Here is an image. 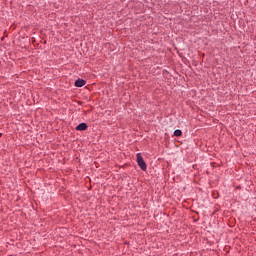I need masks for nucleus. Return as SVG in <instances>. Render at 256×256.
Listing matches in <instances>:
<instances>
[{"label": "nucleus", "mask_w": 256, "mask_h": 256, "mask_svg": "<svg viewBox=\"0 0 256 256\" xmlns=\"http://www.w3.org/2000/svg\"><path fill=\"white\" fill-rule=\"evenodd\" d=\"M136 161L142 171H147V164L145 163V160H143V156H141V153H138L136 155Z\"/></svg>", "instance_id": "obj_1"}, {"label": "nucleus", "mask_w": 256, "mask_h": 256, "mask_svg": "<svg viewBox=\"0 0 256 256\" xmlns=\"http://www.w3.org/2000/svg\"><path fill=\"white\" fill-rule=\"evenodd\" d=\"M87 129V124L85 123H80L77 127H76V131H85Z\"/></svg>", "instance_id": "obj_2"}, {"label": "nucleus", "mask_w": 256, "mask_h": 256, "mask_svg": "<svg viewBox=\"0 0 256 256\" xmlns=\"http://www.w3.org/2000/svg\"><path fill=\"white\" fill-rule=\"evenodd\" d=\"M85 85V80L78 79L75 81V86L76 87H83Z\"/></svg>", "instance_id": "obj_3"}, {"label": "nucleus", "mask_w": 256, "mask_h": 256, "mask_svg": "<svg viewBox=\"0 0 256 256\" xmlns=\"http://www.w3.org/2000/svg\"><path fill=\"white\" fill-rule=\"evenodd\" d=\"M174 135L175 137H181V135H183V132H181V130H175Z\"/></svg>", "instance_id": "obj_4"}]
</instances>
